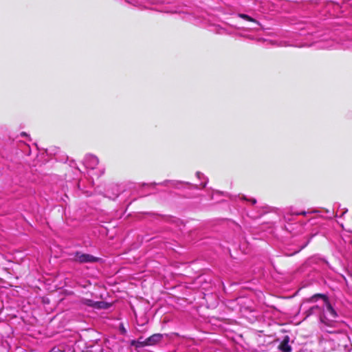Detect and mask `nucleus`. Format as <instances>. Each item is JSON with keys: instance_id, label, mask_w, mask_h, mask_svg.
Masks as SVG:
<instances>
[{"instance_id": "nucleus-6", "label": "nucleus", "mask_w": 352, "mask_h": 352, "mask_svg": "<svg viewBox=\"0 0 352 352\" xmlns=\"http://www.w3.org/2000/svg\"><path fill=\"white\" fill-rule=\"evenodd\" d=\"M83 303L87 306H89V307H96L98 305V302H94L91 300H89V299H85L83 300Z\"/></svg>"}, {"instance_id": "nucleus-12", "label": "nucleus", "mask_w": 352, "mask_h": 352, "mask_svg": "<svg viewBox=\"0 0 352 352\" xmlns=\"http://www.w3.org/2000/svg\"><path fill=\"white\" fill-rule=\"evenodd\" d=\"M21 135H25V133L23 132V133H21Z\"/></svg>"}, {"instance_id": "nucleus-3", "label": "nucleus", "mask_w": 352, "mask_h": 352, "mask_svg": "<svg viewBox=\"0 0 352 352\" xmlns=\"http://www.w3.org/2000/svg\"><path fill=\"white\" fill-rule=\"evenodd\" d=\"M162 338V335L160 333L153 334L146 339V343L147 344H155L159 342Z\"/></svg>"}, {"instance_id": "nucleus-4", "label": "nucleus", "mask_w": 352, "mask_h": 352, "mask_svg": "<svg viewBox=\"0 0 352 352\" xmlns=\"http://www.w3.org/2000/svg\"><path fill=\"white\" fill-rule=\"evenodd\" d=\"M280 349L283 352H290L292 349L289 345V337L285 336L280 345Z\"/></svg>"}, {"instance_id": "nucleus-1", "label": "nucleus", "mask_w": 352, "mask_h": 352, "mask_svg": "<svg viewBox=\"0 0 352 352\" xmlns=\"http://www.w3.org/2000/svg\"><path fill=\"white\" fill-rule=\"evenodd\" d=\"M318 298H321L322 302L320 305H316L311 307L309 310V314H318L320 321L322 324V328L325 327H333L336 323V319L338 316L336 311L333 309L329 303L328 298L323 294H315L308 299L309 302H315Z\"/></svg>"}, {"instance_id": "nucleus-9", "label": "nucleus", "mask_w": 352, "mask_h": 352, "mask_svg": "<svg viewBox=\"0 0 352 352\" xmlns=\"http://www.w3.org/2000/svg\"><path fill=\"white\" fill-rule=\"evenodd\" d=\"M252 204H255V203L256 202V199H252Z\"/></svg>"}, {"instance_id": "nucleus-5", "label": "nucleus", "mask_w": 352, "mask_h": 352, "mask_svg": "<svg viewBox=\"0 0 352 352\" xmlns=\"http://www.w3.org/2000/svg\"><path fill=\"white\" fill-rule=\"evenodd\" d=\"M87 166L90 168H94L98 164V160L94 156H90L87 159Z\"/></svg>"}, {"instance_id": "nucleus-11", "label": "nucleus", "mask_w": 352, "mask_h": 352, "mask_svg": "<svg viewBox=\"0 0 352 352\" xmlns=\"http://www.w3.org/2000/svg\"><path fill=\"white\" fill-rule=\"evenodd\" d=\"M329 333H333V331L326 330Z\"/></svg>"}, {"instance_id": "nucleus-2", "label": "nucleus", "mask_w": 352, "mask_h": 352, "mask_svg": "<svg viewBox=\"0 0 352 352\" xmlns=\"http://www.w3.org/2000/svg\"><path fill=\"white\" fill-rule=\"evenodd\" d=\"M76 261L79 263H95L99 261V258L95 257L89 254L76 253L75 256Z\"/></svg>"}, {"instance_id": "nucleus-10", "label": "nucleus", "mask_w": 352, "mask_h": 352, "mask_svg": "<svg viewBox=\"0 0 352 352\" xmlns=\"http://www.w3.org/2000/svg\"><path fill=\"white\" fill-rule=\"evenodd\" d=\"M54 352H64V351H60V350H58V351H54Z\"/></svg>"}, {"instance_id": "nucleus-8", "label": "nucleus", "mask_w": 352, "mask_h": 352, "mask_svg": "<svg viewBox=\"0 0 352 352\" xmlns=\"http://www.w3.org/2000/svg\"><path fill=\"white\" fill-rule=\"evenodd\" d=\"M120 331L122 334H125L126 333V330L122 324H121L120 327Z\"/></svg>"}, {"instance_id": "nucleus-7", "label": "nucleus", "mask_w": 352, "mask_h": 352, "mask_svg": "<svg viewBox=\"0 0 352 352\" xmlns=\"http://www.w3.org/2000/svg\"><path fill=\"white\" fill-rule=\"evenodd\" d=\"M240 17L244 19H246V20H248L250 21H254V20L251 18L250 16L246 15V14H239Z\"/></svg>"}]
</instances>
